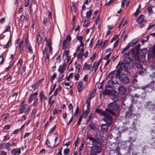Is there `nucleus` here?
<instances>
[{
    "mask_svg": "<svg viewBox=\"0 0 155 155\" xmlns=\"http://www.w3.org/2000/svg\"><path fill=\"white\" fill-rule=\"evenodd\" d=\"M107 107V108L105 111H102L101 109L97 108L95 110V112L99 114L101 116H105L104 120L111 124V120L113 119L112 116H114L116 115V114L114 111L118 110L119 106L116 102L114 101L108 104Z\"/></svg>",
    "mask_w": 155,
    "mask_h": 155,
    "instance_id": "nucleus-1",
    "label": "nucleus"
},
{
    "mask_svg": "<svg viewBox=\"0 0 155 155\" xmlns=\"http://www.w3.org/2000/svg\"><path fill=\"white\" fill-rule=\"evenodd\" d=\"M130 56L133 57V58L135 59V49L132 48L126 55L123 62L120 65L119 68L117 70V74L120 76L121 75L120 74L122 72L124 73V74H126L128 73V68L131 67V57Z\"/></svg>",
    "mask_w": 155,
    "mask_h": 155,
    "instance_id": "nucleus-2",
    "label": "nucleus"
},
{
    "mask_svg": "<svg viewBox=\"0 0 155 155\" xmlns=\"http://www.w3.org/2000/svg\"><path fill=\"white\" fill-rule=\"evenodd\" d=\"M136 54H135V59L133 58V57L131 56V62L133 63V65L132 64H131V66L133 67L134 65V61H135V65L136 67L137 68L139 69L140 70L138 71L139 74L140 75H142L143 74L144 72H143V70L144 69L142 66L140 62L139 61V59L136 58Z\"/></svg>",
    "mask_w": 155,
    "mask_h": 155,
    "instance_id": "nucleus-3",
    "label": "nucleus"
},
{
    "mask_svg": "<svg viewBox=\"0 0 155 155\" xmlns=\"http://www.w3.org/2000/svg\"><path fill=\"white\" fill-rule=\"evenodd\" d=\"M133 104H131L129 107L128 110L125 114V117L126 119L129 120L134 118L136 115L132 113Z\"/></svg>",
    "mask_w": 155,
    "mask_h": 155,
    "instance_id": "nucleus-4",
    "label": "nucleus"
},
{
    "mask_svg": "<svg viewBox=\"0 0 155 155\" xmlns=\"http://www.w3.org/2000/svg\"><path fill=\"white\" fill-rule=\"evenodd\" d=\"M144 15H140L136 20V22L140 24V28H142L146 25L147 21L144 19Z\"/></svg>",
    "mask_w": 155,
    "mask_h": 155,
    "instance_id": "nucleus-5",
    "label": "nucleus"
},
{
    "mask_svg": "<svg viewBox=\"0 0 155 155\" xmlns=\"http://www.w3.org/2000/svg\"><path fill=\"white\" fill-rule=\"evenodd\" d=\"M87 138L92 141L93 146H98L102 147V144L100 142L98 141L94 137H93L90 135H88L87 137Z\"/></svg>",
    "mask_w": 155,
    "mask_h": 155,
    "instance_id": "nucleus-6",
    "label": "nucleus"
},
{
    "mask_svg": "<svg viewBox=\"0 0 155 155\" xmlns=\"http://www.w3.org/2000/svg\"><path fill=\"white\" fill-rule=\"evenodd\" d=\"M104 117L102 118L103 120L106 123V124H102L101 126V130L105 132H107L108 130L109 127V125H112L113 122V119L111 120V124H110L108 123L107 121H105L104 120V119L105 117V116H103Z\"/></svg>",
    "mask_w": 155,
    "mask_h": 155,
    "instance_id": "nucleus-7",
    "label": "nucleus"
},
{
    "mask_svg": "<svg viewBox=\"0 0 155 155\" xmlns=\"http://www.w3.org/2000/svg\"><path fill=\"white\" fill-rule=\"evenodd\" d=\"M146 95L147 94L145 92H143L141 91H138V93L134 94V97L137 98H140L142 99H145Z\"/></svg>",
    "mask_w": 155,
    "mask_h": 155,
    "instance_id": "nucleus-8",
    "label": "nucleus"
},
{
    "mask_svg": "<svg viewBox=\"0 0 155 155\" xmlns=\"http://www.w3.org/2000/svg\"><path fill=\"white\" fill-rule=\"evenodd\" d=\"M102 147L98 146H93L91 147V151L95 153H99L101 152L102 150Z\"/></svg>",
    "mask_w": 155,
    "mask_h": 155,
    "instance_id": "nucleus-9",
    "label": "nucleus"
},
{
    "mask_svg": "<svg viewBox=\"0 0 155 155\" xmlns=\"http://www.w3.org/2000/svg\"><path fill=\"white\" fill-rule=\"evenodd\" d=\"M116 74L114 73V71L110 73L107 76V78H110L109 81L111 80V83H115V81L116 79Z\"/></svg>",
    "mask_w": 155,
    "mask_h": 155,
    "instance_id": "nucleus-10",
    "label": "nucleus"
},
{
    "mask_svg": "<svg viewBox=\"0 0 155 155\" xmlns=\"http://www.w3.org/2000/svg\"><path fill=\"white\" fill-rule=\"evenodd\" d=\"M148 56L154 58L155 57V47H151L149 49Z\"/></svg>",
    "mask_w": 155,
    "mask_h": 155,
    "instance_id": "nucleus-11",
    "label": "nucleus"
},
{
    "mask_svg": "<svg viewBox=\"0 0 155 155\" xmlns=\"http://www.w3.org/2000/svg\"><path fill=\"white\" fill-rule=\"evenodd\" d=\"M71 37L70 35H67L65 39L63 41V47H65L66 48H67V46L68 45L69 42L71 41Z\"/></svg>",
    "mask_w": 155,
    "mask_h": 155,
    "instance_id": "nucleus-12",
    "label": "nucleus"
},
{
    "mask_svg": "<svg viewBox=\"0 0 155 155\" xmlns=\"http://www.w3.org/2000/svg\"><path fill=\"white\" fill-rule=\"evenodd\" d=\"M122 76V77H121V82L124 85L127 84L130 81L129 78L126 75V74H124V75Z\"/></svg>",
    "mask_w": 155,
    "mask_h": 155,
    "instance_id": "nucleus-13",
    "label": "nucleus"
},
{
    "mask_svg": "<svg viewBox=\"0 0 155 155\" xmlns=\"http://www.w3.org/2000/svg\"><path fill=\"white\" fill-rule=\"evenodd\" d=\"M118 91L120 94L124 95L126 92V88L125 87L120 86L118 88Z\"/></svg>",
    "mask_w": 155,
    "mask_h": 155,
    "instance_id": "nucleus-14",
    "label": "nucleus"
},
{
    "mask_svg": "<svg viewBox=\"0 0 155 155\" xmlns=\"http://www.w3.org/2000/svg\"><path fill=\"white\" fill-rule=\"evenodd\" d=\"M147 106L150 109V110L155 108V97L153 101V103L149 101L147 102Z\"/></svg>",
    "mask_w": 155,
    "mask_h": 155,
    "instance_id": "nucleus-15",
    "label": "nucleus"
},
{
    "mask_svg": "<svg viewBox=\"0 0 155 155\" xmlns=\"http://www.w3.org/2000/svg\"><path fill=\"white\" fill-rule=\"evenodd\" d=\"M66 67V64L65 63H63L62 65H60L58 69V71L61 74H63L64 72Z\"/></svg>",
    "mask_w": 155,
    "mask_h": 155,
    "instance_id": "nucleus-16",
    "label": "nucleus"
},
{
    "mask_svg": "<svg viewBox=\"0 0 155 155\" xmlns=\"http://www.w3.org/2000/svg\"><path fill=\"white\" fill-rule=\"evenodd\" d=\"M101 62V59H99L95 64V62L94 63L93 66L92 67V71L94 70V73H95L97 70L98 67L99 66Z\"/></svg>",
    "mask_w": 155,
    "mask_h": 155,
    "instance_id": "nucleus-17",
    "label": "nucleus"
},
{
    "mask_svg": "<svg viewBox=\"0 0 155 155\" xmlns=\"http://www.w3.org/2000/svg\"><path fill=\"white\" fill-rule=\"evenodd\" d=\"M151 134L152 136L153 137L151 139V141H152L151 142V144H152V146H155V138L154 137L155 136V130H152L151 131Z\"/></svg>",
    "mask_w": 155,
    "mask_h": 155,
    "instance_id": "nucleus-18",
    "label": "nucleus"
},
{
    "mask_svg": "<svg viewBox=\"0 0 155 155\" xmlns=\"http://www.w3.org/2000/svg\"><path fill=\"white\" fill-rule=\"evenodd\" d=\"M83 83L82 81H81L78 82L77 85V89L79 93H80L82 90L83 88Z\"/></svg>",
    "mask_w": 155,
    "mask_h": 155,
    "instance_id": "nucleus-19",
    "label": "nucleus"
},
{
    "mask_svg": "<svg viewBox=\"0 0 155 155\" xmlns=\"http://www.w3.org/2000/svg\"><path fill=\"white\" fill-rule=\"evenodd\" d=\"M21 153V148H18L17 150L15 148L13 149L11 151V153L13 155H18Z\"/></svg>",
    "mask_w": 155,
    "mask_h": 155,
    "instance_id": "nucleus-20",
    "label": "nucleus"
},
{
    "mask_svg": "<svg viewBox=\"0 0 155 155\" xmlns=\"http://www.w3.org/2000/svg\"><path fill=\"white\" fill-rule=\"evenodd\" d=\"M139 88L142 89L143 90H146L147 91V92H151L152 90V88L149 87V85L148 84H147L145 86H143Z\"/></svg>",
    "mask_w": 155,
    "mask_h": 155,
    "instance_id": "nucleus-21",
    "label": "nucleus"
},
{
    "mask_svg": "<svg viewBox=\"0 0 155 155\" xmlns=\"http://www.w3.org/2000/svg\"><path fill=\"white\" fill-rule=\"evenodd\" d=\"M37 94L38 93L37 92H35L34 93L32 94L31 95L28 101V103H31V101L33 100V99H34L36 97Z\"/></svg>",
    "mask_w": 155,
    "mask_h": 155,
    "instance_id": "nucleus-22",
    "label": "nucleus"
},
{
    "mask_svg": "<svg viewBox=\"0 0 155 155\" xmlns=\"http://www.w3.org/2000/svg\"><path fill=\"white\" fill-rule=\"evenodd\" d=\"M94 97V92L92 91L90 94V96H88L87 99L86 101V103L87 104H90V101L91 99Z\"/></svg>",
    "mask_w": 155,
    "mask_h": 155,
    "instance_id": "nucleus-23",
    "label": "nucleus"
},
{
    "mask_svg": "<svg viewBox=\"0 0 155 155\" xmlns=\"http://www.w3.org/2000/svg\"><path fill=\"white\" fill-rule=\"evenodd\" d=\"M103 134L101 131L97 132L96 134V137L98 140H101L103 137Z\"/></svg>",
    "mask_w": 155,
    "mask_h": 155,
    "instance_id": "nucleus-24",
    "label": "nucleus"
},
{
    "mask_svg": "<svg viewBox=\"0 0 155 155\" xmlns=\"http://www.w3.org/2000/svg\"><path fill=\"white\" fill-rule=\"evenodd\" d=\"M120 97L118 95L117 92H114L113 96V100L115 102L119 100Z\"/></svg>",
    "mask_w": 155,
    "mask_h": 155,
    "instance_id": "nucleus-25",
    "label": "nucleus"
},
{
    "mask_svg": "<svg viewBox=\"0 0 155 155\" xmlns=\"http://www.w3.org/2000/svg\"><path fill=\"white\" fill-rule=\"evenodd\" d=\"M91 64H88L86 62L84 63L83 68L85 70H89L91 68Z\"/></svg>",
    "mask_w": 155,
    "mask_h": 155,
    "instance_id": "nucleus-26",
    "label": "nucleus"
},
{
    "mask_svg": "<svg viewBox=\"0 0 155 155\" xmlns=\"http://www.w3.org/2000/svg\"><path fill=\"white\" fill-rule=\"evenodd\" d=\"M131 45L129 43L125 47V48H124L123 51L121 52V54H124L123 55H124L126 54L125 52L128 50L130 47L131 46Z\"/></svg>",
    "mask_w": 155,
    "mask_h": 155,
    "instance_id": "nucleus-27",
    "label": "nucleus"
},
{
    "mask_svg": "<svg viewBox=\"0 0 155 155\" xmlns=\"http://www.w3.org/2000/svg\"><path fill=\"white\" fill-rule=\"evenodd\" d=\"M84 48H82L80 52L78 53L77 56L78 59L80 58L81 59H82L83 56Z\"/></svg>",
    "mask_w": 155,
    "mask_h": 155,
    "instance_id": "nucleus-28",
    "label": "nucleus"
},
{
    "mask_svg": "<svg viewBox=\"0 0 155 155\" xmlns=\"http://www.w3.org/2000/svg\"><path fill=\"white\" fill-rule=\"evenodd\" d=\"M89 127L92 130H97V128L95 125L92 122L89 124Z\"/></svg>",
    "mask_w": 155,
    "mask_h": 155,
    "instance_id": "nucleus-29",
    "label": "nucleus"
},
{
    "mask_svg": "<svg viewBox=\"0 0 155 155\" xmlns=\"http://www.w3.org/2000/svg\"><path fill=\"white\" fill-rule=\"evenodd\" d=\"M147 48H145L141 49L140 54L142 56H145L147 53Z\"/></svg>",
    "mask_w": 155,
    "mask_h": 155,
    "instance_id": "nucleus-30",
    "label": "nucleus"
},
{
    "mask_svg": "<svg viewBox=\"0 0 155 155\" xmlns=\"http://www.w3.org/2000/svg\"><path fill=\"white\" fill-rule=\"evenodd\" d=\"M92 12L93 10L92 9H90L88 11L86 12V17L88 19L90 18L91 16V15Z\"/></svg>",
    "mask_w": 155,
    "mask_h": 155,
    "instance_id": "nucleus-31",
    "label": "nucleus"
},
{
    "mask_svg": "<svg viewBox=\"0 0 155 155\" xmlns=\"http://www.w3.org/2000/svg\"><path fill=\"white\" fill-rule=\"evenodd\" d=\"M19 48L20 53H22V51L23 50V41H21L19 44Z\"/></svg>",
    "mask_w": 155,
    "mask_h": 155,
    "instance_id": "nucleus-32",
    "label": "nucleus"
},
{
    "mask_svg": "<svg viewBox=\"0 0 155 155\" xmlns=\"http://www.w3.org/2000/svg\"><path fill=\"white\" fill-rule=\"evenodd\" d=\"M103 94L104 95H109L111 94V91L110 90L106 89L103 91Z\"/></svg>",
    "mask_w": 155,
    "mask_h": 155,
    "instance_id": "nucleus-33",
    "label": "nucleus"
},
{
    "mask_svg": "<svg viewBox=\"0 0 155 155\" xmlns=\"http://www.w3.org/2000/svg\"><path fill=\"white\" fill-rule=\"evenodd\" d=\"M36 41L39 44L41 42V37L40 36V34L39 33H38L37 35L36 36Z\"/></svg>",
    "mask_w": 155,
    "mask_h": 155,
    "instance_id": "nucleus-34",
    "label": "nucleus"
},
{
    "mask_svg": "<svg viewBox=\"0 0 155 155\" xmlns=\"http://www.w3.org/2000/svg\"><path fill=\"white\" fill-rule=\"evenodd\" d=\"M153 7V6H151L148 7L147 8V10L148 11V12L149 15H151L153 13V12L152 10V8Z\"/></svg>",
    "mask_w": 155,
    "mask_h": 155,
    "instance_id": "nucleus-35",
    "label": "nucleus"
},
{
    "mask_svg": "<svg viewBox=\"0 0 155 155\" xmlns=\"http://www.w3.org/2000/svg\"><path fill=\"white\" fill-rule=\"evenodd\" d=\"M26 104L23 105L19 109V113L20 114H22L24 112V110L25 108V106Z\"/></svg>",
    "mask_w": 155,
    "mask_h": 155,
    "instance_id": "nucleus-36",
    "label": "nucleus"
},
{
    "mask_svg": "<svg viewBox=\"0 0 155 155\" xmlns=\"http://www.w3.org/2000/svg\"><path fill=\"white\" fill-rule=\"evenodd\" d=\"M89 113V111L88 110H86L85 111H84L83 113V114L81 115H83V117L85 118L87 116Z\"/></svg>",
    "mask_w": 155,
    "mask_h": 155,
    "instance_id": "nucleus-37",
    "label": "nucleus"
},
{
    "mask_svg": "<svg viewBox=\"0 0 155 155\" xmlns=\"http://www.w3.org/2000/svg\"><path fill=\"white\" fill-rule=\"evenodd\" d=\"M45 41L46 42V43L47 44L48 46L51 45L52 42L51 39L48 40L46 38H45Z\"/></svg>",
    "mask_w": 155,
    "mask_h": 155,
    "instance_id": "nucleus-38",
    "label": "nucleus"
},
{
    "mask_svg": "<svg viewBox=\"0 0 155 155\" xmlns=\"http://www.w3.org/2000/svg\"><path fill=\"white\" fill-rule=\"evenodd\" d=\"M11 42L10 41V40H9L8 41V42L5 45H1V46H3V48H7L9 47V45L10 44H11Z\"/></svg>",
    "mask_w": 155,
    "mask_h": 155,
    "instance_id": "nucleus-39",
    "label": "nucleus"
},
{
    "mask_svg": "<svg viewBox=\"0 0 155 155\" xmlns=\"http://www.w3.org/2000/svg\"><path fill=\"white\" fill-rule=\"evenodd\" d=\"M10 29V27L9 25H6L5 26V28L3 32V33H4L5 32L8 31Z\"/></svg>",
    "mask_w": 155,
    "mask_h": 155,
    "instance_id": "nucleus-40",
    "label": "nucleus"
},
{
    "mask_svg": "<svg viewBox=\"0 0 155 155\" xmlns=\"http://www.w3.org/2000/svg\"><path fill=\"white\" fill-rule=\"evenodd\" d=\"M39 85V84L38 83H36L35 84H32L31 87H32V88H34V90H35L37 87Z\"/></svg>",
    "mask_w": 155,
    "mask_h": 155,
    "instance_id": "nucleus-41",
    "label": "nucleus"
},
{
    "mask_svg": "<svg viewBox=\"0 0 155 155\" xmlns=\"http://www.w3.org/2000/svg\"><path fill=\"white\" fill-rule=\"evenodd\" d=\"M141 12V11L140 9L137 8L136 11L134 14V16H137Z\"/></svg>",
    "mask_w": 155,
    "mask_h": 155,
    "instance_id": "nucleus-42",
    "label": "nucleus"
},
{
    "mask_svg": "<svg viewBox=\"0 0 155 155\" xmlns=\"http://www.w3.org/2000/svg\"><path fill=\"white\" fill-rule=\"evenodd\" d=\"M155 29V24H153L150 25L147 28V30L149 31L151 29Z\"/></svg>",
    "mask_w": 155,
    "mask_h": 155,
    "instance_id": "nucleus-43",
    "label": "nucleus"
},
{
    "mask_svg": "<svg viewBox=\"0 0 155 155\" xmlns=\"http://www.w3.org/2000/svg\"><path fill=\"white\" fill-rule=\"evenodd\" d=\"M34 99L35 100L32 104L33 106H35L38 104V99L36 97Z\"/></svg>",
    "mask_w": 155,
    "mask_h": 155,
    "instance_id": "nucleus-44",
    "label": "nucleus"
},
{
    "mask_svg": "<svg viewBox=\"0 0 155 155\" xmlns=\"http://www.w3.org/2000/svg\"><path fill=\"white\" fill-rule=\"evenodd\" d=\"M28 49L29 53L31 54H32L33 53V50L32 49L31 46L30 45V44L28 46Z\"/></svg>",
    "mask_w": 155,
    "mask_h": 155,
    "instance_id": "nucleus-45",
    "label": "nucleus"
},
{
    "mask_svg": "<svg viewBox=\"0 0 155 155\" xmlns=\"http://www.w3.org/2000/svg\"><path fill=\"white\" fill-rule=\"evenodd\" d=\"M90 21L88 20H85L83 24V26H87L89 24Z\"/></svg>",
    "mask_w": 155,
    "mask_h": 155,
    "instance_id": "nucleus-46",
    "label": "nucleus"
},
{
    "mask_svg": "<svg viewBox=\"0 0 155 155\" xmlns=\"http://www.w3.org/2000/svg\"><path fill=\"white\" fill-rule=\"evenodd\" d=\"M69 149L68 148H66L64 150V155H67L69 153Z\"/></svg>",
    "mask_w": 155,
    "mask_h": 155,
    "instance_id": "nucleus-47",
    "label": "nucleus"
},
{
    "mask_svg": "<svg viewBox=\"0 0 155 155\" xmlns=\"http://www.w3.org/2000/svg\"><path fill=\"white\" fill-rule=\"evenodd\" d=\"M73 73H72L70 74L67 77L66 79L68 81H69L70 78H72L73 76Z\"/></svg>",
    "mask_w": 155,
    "mask_h": 155,
    "instance_id": "nucleus-48",
    "label": "nucleus"
},
{
    "mask_svg": "<svg viewBox=\"0 0 155 155\" xmlns=\"http://www.w3.org/2000/svg\"><path fill=\"white\" fill-rule=\"evenodd\" d=\"M4 61V59L2 55L0 56V64H3Z\"/></svg>",
    "mask_w": 155,
    "mask_h": 155,
    "instance_id": "nucleus-49",
    "label": "nucleus"
},
{
    "mask_svg": "<svg viewBox=\"0 0 155 155\" xmlns=\"http://www.w3.org/2000/svg\"><path fill=\"white\" fill-rule=\"evenodd\" d=\"M82 117H83V115H81V116L79 118V120L77 123V125L78 126H79L80 125L81 122L82 120Z\"/></svg>",
    "mask_w": 155,
    "mask_h": 155,
    "instance_id": "nucleus-50",
    "label": "nucleus"
},
{
    "mask_svg": "<svg viewBox=\"0 0 155 155\" xmlns=\"http://www.w3.org/2000/svg\"><path fill=\"white\" fill-rule=\"evenodd\" d=\"M111 53H110L106 55L104 57V59L105 60H107L108 59L110 56Z\"/></svg>",
    "mask_w": 155,
    "mask_h": 155,
    "instance_id": "nucleus-51",
    "label": "nucleus"
},
{
    "mask_svg": "<svg viewBox=\"0 0 155 155\" xmlns=\"http://www.w3.org/2000/svg\"><path fill=\"white\" fill-rule=\"evenodd\" d=\"M39 97L40 98V101L41 102V103H42L43 102V97H42V93L41 91H40L39 94Z\"/></svg>",
    "mask_w": 155,
    "mask_h": 155,
    "instance_id": "nucleus-52",
    "label": "nucleus"
},
{
    "mask_svg": "<svg viewBox=\"0 0 155 155\" xmlns=\"http://www.w3.org/2000/svg\"><path fill=\"white\" fill-rule=\"evenodd\" d=\"M25 48H27V46L28 45V43L29 42L28 39V38L26 37L25 38Z\"/></svg>",
    "mask_w": 155,
    "mask_h": 155,
    "instance_id": "nucleus-53",
    "label": "nucleus"
},
{
    "mask_svg": "<svg viewBox=\"0 0 155 155\" xmlns=\"http://www.w3.org/2000/svg\"><path fill=\"white\" fill-rule=\"evenodd\" d=\"M5 143L4 144L5 145V147L7 150H8V148L9 146L10 145V143Z\"/></svg>",
    "mask_w": 155,
    "mask_h": 155,
    "instance_id": "nucleus-54",
    "label": "nucleus"
},
{
    "mask_svg": "<svg viewBox=\"0 0 155 155\" xmlns=\"http://www.w3.org/2000/svg\"><path fill=\"white\" fill-rule=\"evenodd\" d=\"M42 94V97L43 98V102L45 103V101L47 99V97L46 96H45L44 94V91H41Z\"/></svg>",
    "mask_w": 155,
    "mask_h": 155,
    "instance_id": "nucleus-55",
    "label": "nucleus"
},
{
    "mask_svg": "<svg viewBox=\"0 0 155 155\" xmlns=\"http://www.w3.org/2000/svg\"><path fill=\"white\" fill-rule=\"evenodd\" d=\"M56 86V84H54L53 85V88L51 90V91H50V92L49 93V95H50L51 94L52 92L54 91V90L55 89Z\"/></svg>",
    "mask_w": 155,
    "mask_h": 155,
    "instance_id": "nucleus-56",
    "label": "nucleus"
},
{
    "mask_svg": "<svg viewBox=\"0 0 155 155\" xmlns=\"http://www.w3.org/2000/svg\"><path fill=\"white\" fill-rule=\"evenodd\" d=\"M70 51L68 50H65L64 52L65 56L67 57H68L69 56V54Z\"/></svg>",
    "mask_w": 155,
    "mask_h": 155,
    "instance_id": "nucleus-57",
    "label": "nucleus"
},
{
    "mask_svg": "<svg viewBox=\"0 0 155 155\" xmlns=\"http://www.w3.org/2000/svg\"><path fill=\"white\" fill-rule=\"evenodd\" d=\"M83 39V37L82 36H79L77 37V39L80 42L82 41Z\"/></svg>",
    "mask_w": 155,
    "mask_h": 155,
    "instance_id": "nucleus-58",
    "label": "nucleus"
},
{
    "mask_svg": "<svg viewBox=\"0 0 155 155\" xmlns=\"http://www.w3.org/2000/svg\"><path fill=\"white\" fill-rule=\"evenodd\" d=\"M57 74L55 73H54L51 77V79L54 80L56 77Z\"/></svg>",
    "mask_w": 155,
    "mask_h": 155,
    "instance_id": "nucleus-59",
    "label": "nucleus"
},
{
    "mask_svg": "<svg viewBox=\"0 0 155 155\" xmlns=\"http://www.w3.org/2000/svg\"><path fill=\"white\" fill-rule=\"evenodd\" d=\"M29 0H25V7H27L29 5Z\"/></svg>",
    "mask_w": 155,
    "mask_h": 155,
    "instance_id": "nucleus-60",
    "label": "nucleus"
},
{
    "mask_svg": "<svg viewBox=\"0 0 155 155\" xmlns=\"http://www.w3.org/2000/svg\"><path fill=\"white\" fill-rule=\"evenodd\" d=\"M37 110V109L36 108H34L33 109L31 114L32 116H34L35 115Z\"/></svg>",
    "mask_w": 155,
    "mask_h": 155,
    "instance_id": "nucleus-61",
    "label": "nucleus"
},
{
    "mask_svg": "<svg viewBox=\"0 0 155 155\" xmlns=\"http://www.w3.org/2000/svg\"><path fill=\"white\" fill-rule=\"evenodd\" d=\"M96 53H94L93 54V56L90 58V59L92 60V61H93L94 60L95 57L96 56Z\"/></svg>",
    "mask_w": 155,
    "mask_h": 155,
    "instance_id": "nucleus-62",
    "label": "nucleus"
},
{
    "mask_svg": "<svg viewBox=\"0 0 155 155\" xmlns=\"http://www.w3.org/2000/svg\"><path fill=\"white\" fill-rule=\"evenodd\" d=\"M71 8L72 10H73L74 12H76L77 11V9L76 8V6L74 5H73L71 7Z\"/></svg>",
    "mask_w": 155,
    "mask_h": 155,
    "instance_id": "nucleus-63",
    "label": "nucleus"
},
{
    "mask_svg": "<svg viewBox=\"0 0 155 155\" xmlns=\"http://www.w3.org/2000/svg\"><path fill=\"white\" fill-rule=\"evenodd\" d=\"M141 45L140 44L137 45L135 47V49L137 51H138L140 48Z\"/></svg>",
    "mask_w": 155,
    "mask_h": 155,
    "instance_id": "nucleus-64",
    "label": "nucleus"
}]
</instances>
